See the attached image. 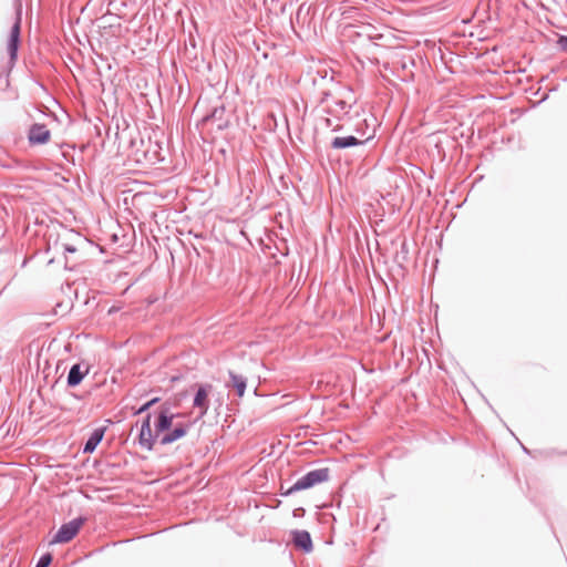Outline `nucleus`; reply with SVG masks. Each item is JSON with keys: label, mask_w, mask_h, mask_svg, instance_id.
Segmentation results:
<instances>
[{"label": "nucleus", "mask_w": 567, "mask_h": 567, "mask_svg": "<svg viewBox=\"0 0 567 567\" xmlns=\"http://www.w3.org/2000/svg\"><path fill=\"white\" fill-rule=\"evenodd\" d=\"M358 144H360V142L354 136L336 137L332 141V147L333 148H344V147L355 146Z\"/></svg>", "instance_id": "f8f14e48"}, {"label": "nucleus", "mask_w": 567, "mask_h": 567, "mask_svg": "<svg viewBox=\"0 0 567 567\" xmlns=\"http://www.w3.org/2000/svg\"><path fill=\"white\" fill-rule=\"evenodd\" d=\"M227 386L234 388L237 392V395L241 398L246 390V378L229 371V382L227 383Z\"/></svg>", "instance_id": "9d476101"}, {"label": "nucleus", "mask_w": 567, "mask_h": 567, "mask_svg": "<svg viewBox=\"0 0 567 567\" xmlns=\"http://www.w3.org/2000/svg\"><path fill=\"white\" fill-rule=\"evenodd\" d=\"M291 537L296 548L305 553H310L312 550V540L310 534L307 530H292Z\"/></svg>", "instance_id": "423d86ee"}, {"label": "nucleus", "mask_w": 567, "mask_h": 567, "mask_svg": "<svg viewBox=\"0 0 567 567\" xmlns=\"http://www.w3.org/2000/svg\"><path fill=\"white\" fill-rule=\"evenodd\" d=\"M52 557L50 554H47L40 558V560L37 564V567H49L51 564Z\"/></svg>", "instance_id": "4468645a"}, {"label": "nucleus", "mask_w": 567, "mask_h": 567, "mask_svg": "<svg viewBox=\"0 0 567 567\" xmlns=\"http://www.w3.org/2000/svg\"><path fill=\"white\" fill-rule=\"evenodd\" d=\"M66 249H68V251H70V252H74V251H75V249H74V248H66Z\"/></svg>", "instance_id": "f3484780"}, {"label": "nucleus", "mask_w": 567, "mask_h": 567, "mask_svg": "<svg viewBox=\"0 0 567 567\" xmlns=\"http://www.w3.org/2000/svg\"><path fill=\"white\" fill-rule=\"evenodd\" d=\"M84 523V519L82 518H75L66 524H63L60 529L58 530V533L55 534L53 540L51 542L52 544H58V543H68L70 542L71 539H73L79 530L81 529L82 525Z\"/></svg>", "instance_id": "7ed1b4c3"}, {"label": "nucleus", "mask_w": 567, "mask_h": 567, "mask_svg": "<svg viewBox=\"0 0 567 567\" xmlns=\"http://www.w3.org/2000/svg\"><path fill=\"white\" fill-rule=\"evenodd\" d=\"M104 432H105L104 427H99V429H95L91 433V435L84 446L85 453H92L96 449V446L99 445V443L102 441V439L104 436Z\"/></svg>", "instance_id": "9b49d317"}, {"label": "nucleus", "mask_w": 567, "mask_h": 567, "mask_svg": "<svg viewBox=\"0 0 567 567\" xmlns=\"http://www.w3.org/2000/svg\"><path fill=\"white\" fill-rule=\"evenodd\" d=\"M187 429L188 425H175L172 431L167 430L164 433H162L161 443L165 445L177 441L178 439L183 437L186 434Z\"/></svg>", "instance_id": "1a4fd4ad"}, {"label": "nucleus", "mask_w": 567, "mask_h": 567, "mask_svg": "<svg viewBox=\"0 0 567 567\" xmlns=\"http://www.w3.org/2000/svg\"><path fill=\"white\" fill-rule=\"evenodd\" d=\"M558 45L563 51L567 52V35L559 38Z\"/></svg>", "instance_id": "2eb2a0df"}, {"label": "nucleus", "mask_w": 567, "mask_h": 567, "mask_svg": "<svg viewBox=\"0 0 567 567\" xmlns=\"http://www.w3.org/2000/svg\"><path fill=\"white\" fill-rule=\"evenodd\" d=\"M158 399H153L151 401H148L147 403H145L144 405H142L137 413H143L144 411H146L151 405H153L155 402H157Z\"/></svg>", "instance_id": "dca6fc26"}, {"label": "nucleus", "mask_w": 567, "mask_h": 567, "mask_svg": "<svg viewBox=\"0 0 567 567\" xmlns=\"http://www.w3.org/2000/svg\"><path fill=\"white\" fill-rule=\"evenodd\" d=\"M51 133L43 124H33L30 127L28 140L31 145H42L50 141Z\"/></svg>", "instance_id": "20e7f679"}, {"label": "nucleus", "mask_w": 567, "mask_h": 567, "mask_svg": "<svg viewBox=\"0 0 567 567\" xmlns=\"http://www.w3.org/2000/svg\"><path fill=\"white\" fill-rule=\"evenodd\" d=\"M126 157L137 164L147 159V152L144 148V141L142 138L131 141L128 150L126 151Z\"/></svg>", "instance_id": "39448f33"}, {"label": "nucleus", "mask_w": 567, "mask_h": 567, "mask_svg": "<svg viewBox=\"0 0 567 567\" xmlns=\"http://www.w3.org/2000/svg\"><path fill=\"white\" fill-rule=\"evenodd\" d=\"M19 38H20V20L18 19L11 28L9 40H8V51H9L11 60H14L17 56Z\"/></svg>", "instance_id": "6e6552de"}, {"label": "nucleus", "mask_w": 567, "mask_h": 567, "mask_svg": "<svg viewBox=\"0 0 567 567\" xmlns=\"http://www.w3.org/2000/svg\"><path fill=\"white\" fill-rule=\"evenodd\" d=\"M329 478V470L328 468H319L307 473L305 476L300 477L287 492V494L308 489L313 487L317 484L328 481Z\"/></svg>", "instance_id": "f03ea898"}, {"label": "nucleus", "mask_w": 567, "mask_h": 567, "mask_svg": "<svg viewBox=\"0 0 567 567\" xmlns=\"http://www.w3.org/2000/svg\"><path fill=\"white\" fill-rule=\"evenodd\" d=\"M209 389H210V385L199 386V389L194 398V406L199 409L198 416L205 415L208 410Z\"/></svg>", "instance_id": "0eeeda50"}, {"label": "nucleus", "mask_w": 567, "mask_h": 567, "mask_svg": "<svg viewBox=\"0 0 567 567\" xmlns=\"http://www.w3.org/2000/svg\"><path fill=\"white\" fill-rule=\"evenodd\" d=\"M174 415L169 413L167 410H162L155 421V431L151 427V415H147L143 421L140 434H138V443L142 447L151 451L157 437L161 439L162 433L174 425Z\"/></svg>", "instance_id": "f257e3e1"}, {"label": "nucleus", "mask_w": 567, "mask_h": 567, "mask_svg": "<svg viewBox=\"0 0 567 567\" xmlns=\"http://www.w3.org/2000/svg\"><path fill=\"white\" fill-rule=\"evenodd\" d=\"M83 377H84V373L81 372L80 365L74 364L69 372V377H68L69 385H71V386L78 385L82 381Z\"/></svg>", "instance_id": "ddd939ff"}]
</instances>
